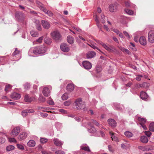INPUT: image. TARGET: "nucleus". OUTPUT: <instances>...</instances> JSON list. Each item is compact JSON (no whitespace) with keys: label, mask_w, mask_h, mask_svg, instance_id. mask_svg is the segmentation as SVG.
Instances as JSON below:
<instances>
[{"label":"nucleus","mask_w":154,"mask_h":154,"mask_svg":"<svg viewBox=\"0 0 154 154\" xmlns=\"http://www.w3.org/2000/svg\"><path fill=\"white\" fill-rule=\"evenodd\" d=\"M47 50V48L44 45H41L36 47H34L31 49L29 51L28 54L32 52L33 54L36 55H43L45 53Z\"/></svg>","instance_id":"1"},{"label":"nucleus","mask_w":154,"mask_h":154,"mask_svg":"<svg viewBox=\"0 0 154 154\" xmlns=\"http://www.w3.org/2000/svg\"><path fill=\"white\" fill-rule=\"evenodd\" d=\"M50 35L52 38L57 42L59 41L62 39L61 36L58 31H54L51 32Z\"/></svg>","instance_id":"2"},{"label":"nucleus","mask_w":154,"mask_h":154,"mask_svg":"<svg viewBox=\"0 0 154 154\" xmlns=\"http://www.w3.org/2000/svg\"><path fill=\"white\" fill-rule=\"evenodd\" d=\"M75 102L77 109H84L85 105L81 99L79 98L77 99Z\"/></svg>","instance_id":"3"},{"label":"nucleus","mask_w":154,"mask_h":154,"mask_svg":"<svg viewBox=\"0 0 154 154\" xmlns=\"http://www.w3.org/2000/svg\"><path fill=\"white\" fill-rule=\"evenodd\" d=\"M24 14L21 12H17L15 14V18L17 20L20 22L23 21L24 18Z\"/></svg>","instance_id":"4"},{"label":"nucleus","mask_w":154,"mask_h":154,"mask_svg":"<svg viewBox=\"0 0 154 154\" xmlns=\"http://www.w3.org/2000/svg\"><path fill=\"white\" fill-rule=\"evenodd\" d=\"M20 132V128L19 127H17L14 128L12 131L11 135L12 137L16 136Z\"/></svg>","instance_id":"5"},{"label":"nucleus","mask_w":154,"mask_h":154,"mask_svg":"<svg viewBox=\"0 0 154 154\" xmlns=\"http://www.w3.org/2000/svg\"><path fill=\"white\" fill-rule=\"evenodd\" d=\"M148 41L151 43H154V31H150L148 33Z\"/></svg>","instance_id":"6"},{"label":"nucleus","mask_w":154,"mask_h":154,"mask_svg":"<svg viewBox=\"0 0 154 154\" xmlns=\"http://www.w3.org/2000/svg\"><path fill=\"white\" fill-rule=\"evenodd\" d=\"M102 46L106 50L109 52H112L115 49L112 46L110 45H107L103 43L102 44Z\"/></svg>","instance_id":"7"},{"label":"nucleus","mask_w":154,"mask_h":154,"mask_svg":"<svg viewBox=\"0 0 154 154\" xmlns=\"http://www.w3.org/2000/svg\"><path fill=\"white\" fill-rule=\"evenodd\" d=\"M49 88L45 87H44L43 88L42 93L43 95L45 97H48L50 95L49 88H51V87L49 86Z\"/></svg>","instance_id":"8"},{"label":"nucleus","mask_w":154,"mask_h":154,"mask_svg":"<svg viewBox=\"0 0 154 154\" xmlns=\"http://www.w3.org/2000/svg\"><path fill=\"white\" fill-rule=\"evenodd\" d=\"M82 65L85 69H89L92 67L91 63L88 61H85L82 62Z\"/></svg>","instance_id":"9"},{"label":"nucleus","mask_w":154,"mask_h":154,"mask_svg":"<svg viewBox=\"0 0 154 154\" xmlns=\"http://www.w3.org/2000/svg\"><path fill=\"white\" fill-rule=\"evenodd\" d=\"M61 50L64 52H68L69 50V46L65 43L62 44L60 46Z\"/></svg>","instance_id":"10"},{"label":"nucleus","mask_w":154,"mask_h":154,"mask_svg":"<svg viewBox=\"0 0 154 154\" xmlns=\"http://www.w3.org/2000/svg\"><path fill=\"white\" fill-rule=\"evenodd\" d=\"M41 23L42 25L44 28L46 29H48L50 27V23L48 21L43 20H42Z\"/></svg>","instance_id":"11"},{"label":"nucleus","mask_w":154,"mask_h":154,"mask_svg":"<svg viewBox=\"0 0 154 154\" xmlns=\"http://www.w3.org/2000/svg\"><path fill=\"white\" fill-rule=\"evenodd\" d=\"M27 134L25 132H22L18 136V139L20 141L25 139L27 137Z\"/></svg>","instance_id":"12"},{"label":"nucleus","mask_w":154,"mask_h":154,"mask_svg":"<svg viewBox=\"0 0 154 154\" xmlns=\"http://www.w3.org/2000/svg\"><path fill=\"white\" fill-rule=\"evenodd\" d=\"M96 53L94 51H91L88 52L86 54V57L87 59L92 58L95 57Z\"/></svg>","instance_id":"13"},{"label":"nucleus","mask_w":154,"mask_h":154,"mask_svg":"<svg viewBox=\"0 0 154 154\" xmlns=\"http://www.w3.org/2000/svg\"><path fill=\"white\" fill-rule=\"evenodd\" d=\"M139 41L140 44L143 45H145L147 43L146 39L143 36H141L139 38Z\"/></svg>","instance_id":"14"},{"label":"nucleus","mask_w":154,"mask_h":154,"mask_svg":"<svg viewBox=\"0 0 154 154\" xmlns=\"http://www.w3.org/2000/svg\"><path fill=\"white\" fill-rule=\"evenodd\" d=\"M34 112V110L32 109H27L22 111L21 113L22 116L24 117L27 116L28 113H33Z\"/></svg>","instance_id":"15"},{"label":"nucleus","mask_w":154,"mask_h":154,"mask_svg":"<svg viewBox=\"0 0 154 154\" xmlns=\"http://www.w3.org/2000/svg\"><path fill=\"white\" fill-rule=\"evenodd\" d=\"M11 98L14 100H18L19 99L20 97V94L14 92L13 93L11 96Z\"/></svg>","instance_id":"16"},{"label":"nucleus","mask_w":154,"mask_h":154,"mask_svg":"<svg viewBox=\"0 0 154 154\" xmlns=\"http://www.w3.org/2000/svg\"><path fill=\"white\" fill-rule=\"evenodd\" d=\"M108 122L109 125L112 127H115L116 126V123L113 119H109L108 120Z\"/></svg>","instance_id":"17"},{"label":"nucleus","mask_w":154,"mask_h":154,"mask_svg":"<svg viewBox=\"0 0 154 154\" xmlns=\"http://www.w3.org/2000/svg\"><path fill=\"white\" fill-rule=\"evenodd\" d=\"M74 89V85L73 84L70 83L67 85L66 87V89L67 91L71 92Z\"/></svg>","instance_id":"18"},{"label":"nucleus","mask_w":154,"mask_h":154,"mask_svg":"<svg viewBox=\"0 0 154 154\" xmlns=\"http://www.w3.org/2000/svg\"><path fill=\"white\" fill-rule=\"evenodd\" d=\"M54 143L55 145L58 146H60L63 144V142L60 141L58 139L54 138L53 140Z\"/></svg>","instance_id":"19"},{"label":"nucleus","mask_w":154,"mask_h":154,"mask_svg":"<svg viewBox=\"0 0 154 154\" xmlns=\"http://www.w3.org/2000/svg\"><path fill=\"white\" fill-rule=\"evenodd\" d=\"M140 96L141 98L143 100H145L148 97V96L147 94L144 91L141 92Z\"/></svg>","instance_id":"20"},{"label":"nucleus","mask_w":154,"mask_h":154,"mask_svg":"<svg viewBox=\"0 0 154 154\" xmlns=\"http://www.w3.org/2000/svg\"><path fill=\"white\" fill-rule=\"evenodd\" d=\"M36 3L37 6L42 11H43L45 8L44 5L40 2L38 1H36Z\"/></svg>","instance_id":"21"},{"label":"nucleus","mask_w":154,"mask_h":154,"mask_svg":"<svg viewBox=\"0 0 154 154\" xmlns=\"http://www.w3.org/2000/svg\"><path fill=\"white\" fill-rule=\"evenodd\" d=\"M140 141L143 143H146L148 141V139L145 136H141L140 138Z\"/></svg>","instance_id":"22"},{"label":"nucleus","mask_w":154,"mask_h":154,"mask_svg":"<svg viewBox=\"0 0 154 154\" xmlns=\"http://www.w3.org/2000/svg\"><path fill=\"white\" fill-rule=\"evenodd\" d=\"M34 98L33 97H29L28 95H26L25 96V101L27 102H31L34 100Z\"/></svg>","instance_id":"23"},{"label":"nucleus","mask_w":154,"mask_h":154,"mask_svg":"<svg viewBox=\"0 0 154 154\" xmlns=\"http://www.w3.org/2000/svg\"><path fill=\"white\" fill-rule=\"evenodd\" d=\"M122 105H120L119 104L116 103L114 105V108L117 110L122 111Z\"/></svg>","instance_id":"24"},{"label":"nucleus","mask_w":154,"mask_h":154,"mask_svg":"<svg viewBox=\"0 0 154 154\" xmlns=\"http://www.w3.org/2000/svg\"><path fill=\"white\" fill-rule=\"evenodd\" d=\"M45 42L48 45H50L52 43L51 39L48 37H46L44 39Z\"/></svg>","instance_id":"25"},{"label":"nucleus","mask_w":154,"mask_h":154,"mask_svg":"<svg viewBox=\"0 0 154 154\" xmlns=\"http://www.w3.org/2000/svg\"><path fill=\"white\" fill-rule=\"evenodd\" d=\"M67 42L70 44H72L74 42V38L73 37L69 35L67 37Z\"/></svg>","instance_id":"26"},{"label":"nucleus","mask_w":154,"mask_h":154,"mask_svg":"<svg viewBox=\"0 0 154 154\" xmlns=\"http://www.w3.org/2000/svg\"><path fill=\"white\" fill-rule=\"evenodd\" d=\"M109 11L111 12H114L116 10V7L115 5L113 4L110 5L109 7Z\"/></svg>","instance_id":"27"},{"label":"nucleus","mask_w":154,"mask_h":154,"mask_svg":"<svg viewBox=\"0 0 154 154\" xmlns=\"http://www.w3.org/2000/svg\"><path fill=\"white\" fill-rule=\"evenodd\" d=\"M27 145L29 147H33L35 144V141L33 140H30L27 143Z\"/></svg>","instance_id":"28"},{"label":"nucleus","mask_w":154,"mask_h":154,"mask_svg":"<svg viewBox=\"0 0 154 154\" xmlns=\"http://www.w3.org/2000/svg\"><path fill=\"white\" fill-rule=\"evenodd\" d=\"M88 125L90 126L91 128L90 129H88V131L89 132L94 133L96 131V129L93 126L91 125V123H89L88 124Z\"/></svg>","instance_id":"29"},{"label":"nucleus","mask_w":154,"mask_h":154,"mask_svg":"<svg viewBox=\"0 0 154 154\" xmlns=\"http://www.w3.org/2000/svg\"><path fill=\"white\" fill-rule=\"evenodd\" d=\"M42 11L50 17H52L53 15V13L51 11L48 10L46 8H45Z\"/></svg>","instance_id":"30"},{"label":"nucleus","mask_w":154,"mask_h":154,"mask_svg":"<svg viewBox=\"0 0 154 154\" xmlns=\"http://www.w3.org/2000/svg\"><path fill=\"white\" fill-rule=\"evenodd\" d=\"M31 35L33 37H36L38 36V33L37 31H32L30 32Z\"/></svg>","instance_id":"31"},{"label":"nucleus","mask_w":154,"mask_h":154,"mask_svg":"<svg viewBox=\"0 0 154 154\" xmlns=\"http://www.w3.org/2000/svg\"><path fill=\"white\" fill-rule=\"evenodd\" d=\"M138 120L140 122V125L144 124L146 122V120L145 118L140 117L138 118Z\"/></svg>","instance_id":"32"},{"label":"nucleus","mask_w":154,"mask_h":154,"mask_svg":"<svg viewBox=\"0 0 154 154\" xmlns=\"http://www.w3.org/2000/svg\"><path fill=\"white\" fill-rule=\"evenodd\" d=\"M125 135L128 137H131L133 136V134L129 131H126L124 133Z\"/></svg>","instance_id":"33"},{"label":"nucleus","mask_w":154,"mask_h":154,"mask_svg":"<svg viewBox=\"0 0 154 154\" xmlns=\"http://www.w3.org/2000/svg\"><path fill=\"white\" fill-rule=\"evenodd\" d=\"M125 11L127 14L130 15H132L134 14V12L133 11L128 9H125Z\"/></svg>","instance_id":"34"},{"label":"nucleus","mask_w":154,"mask_h":154,"mask_svg":"<svg viewBox=\"0 0 154 154\" xmlns=\"http://www.w3.org/2000/svg\"><path fill=\"white\" fill-rule=\"evenodd\" d=\"M12 88V86L10 85H8L5 86V90L6 92L10 90Z\"/></svg>","instance_id":"35"},{"label":"nucleus","mask_w":154,"mask_h":154,"mask_svg":"<svg viewBox=\"0 0 154 154\" xmlns=\"http://www.w3.org/2000/svg\"><path fill=\"white\" fill-rule=\"evenodd\" d=\"M109 134L111 136V138L112 140L115 141H117L118 138L114 135L113 133H112L111 132H110Z\"/></svg>","instance_id":"36"},{"label":"nucleus","mask_w":154,"mask_h":154,"mask_svg":"<svg viewBox=\"0 0 154 154\" xmlns=\"http://www.w3.org/2000/svg\"><path fill=\"white\" fill-rule=\"evenodd\" d=\"M149 128L150 131H154V122L150 123Z\"/></svg>","instance_id":"37"},{"label":"nucleus","mask_w":154,"mask_h":154,"mask_svg":"<svg viewBox=\"0 0 154 154\" xmlns=\"http://www.w3.org/2000/svg\"><path fill=\"white\" fill-rule=\"evenodd\" d=\"M88 45L93 49H97L100 52H102L101 51L100 49H99L94 44L92 43H91L90 45H89V44H88Z\"/></svg>","instance_id":"38"},{"label":"nucleus","mask_w":154,"mask_h":154,"mask_svg":"<svg viewBox=\"0 0 154 154\" xmlns=\"http://www.w3.org/2000/svg\"><path fill=\"white\" fill-rule=\"evenodd\" d=\"M14 146L12 145H9L7 146L6 147V150L7 151H10L14 149Z\"/></svg>","instance_id":"39"},{"label":"nucleus","mask_w":154,"mask_h":154,"mask_svg":"<svg viewBox=\"0 0 154 154\" xmlns=\"http://www.w3.org/2000/svg\"><path fill=\"white\" fill-rule=\"evenodd\" d=\"M138 148L143 151H146L149 150V149H148L146 147L142 146H139L138 147Z\"/></svg>","instance_id":"40"},{"label":"nucleus","mask_w":154,"mask_h":154,"mask_svg":"<svg viewBox=\"0 0 154 154\" xmlns=\"http://www.w3.org/2000/svg\"><path fill=\"white\" fill-rule=\"evenodd\" d=\"M55 126L57 129H60L62 127V124L59 122L56 123Z\"/></svg>","instance_id":"41"},{"label":"nucleus","mask_w":154,"mask_h":154,"mask_svg":"<svg viewBox=\"0 0 154 154\" xmlns=\"http://www.w3.org/2000/svg\"><path fill=\"white\" fill-rule=\"evenodd\" d=\"M8 141L10 142H14L15 143L17 142L16 140L14 137H8Z\"/></svg>","instance_id":"42"},{"label":"nucleus","mask_w":154,"mask_h":154,"mask_svg":"<svg viewBox=\"0 0 154 154\" xmlns=\"http://www.w3.org/2000/svg\"><path fill=\"white\" fill-rule=\"evenodd\" d=\"M81 149H82L84 150L85 151H87L88 152H90V150L89 149V147L88 146H81Z\"/></svg>","instance_id":"43"},{"label":"nucleus","mask_w":154,"mask_h":154,"mask_svg":"<svg viewBox=\"0 0 154 154\" xmlns=\"http://www.w3.org/2000/svg\"><path fill=\"white\" fill-rule=\"evenodd\" d=\"M68 98V94L67 93H65L62 96V99L63 100H65L67 99Z\"/></svg>","instance_id":"44"},{"label":"nucleus","mask_w":154,"mask_h":154,"mask_svg":"<svg viewBox=\"0 0 154 154\" xmlns=\"http://www.w3.org/2000/svg\"><path fill=\"white\" fill-rule=\"evenodd\" d=\"M48 141V139L45 138H41L40 140V142L42 143H44Z\"/></svg>","instance_id":"45"},{"label":"nucleus","mask_w":154,"mask_h":154,"mask_svg":"<svg viewBox=\"0 0 154 154\" xmlns=\"http://www.w3.org/2000/svg\"><path fill=\"white\" fill-rule=\"evenodd\" d=\"M101 18L100 19V21L101 22L103 23H105V16L103 14H101Z\"/></svg>","instance_id":"46"},{"label":"nucleus","mask_w":154,"mask_h":154,"mask_svg":"<svg viewBox=\"0 0 154 154\" xmlns=\"http://www.w3.org/2000/svg\"><path fill=\"white\" fill-rule=\"evenodd\" d=\"M123 33L128 39H130L131 38V36L128 32L126 31H124Z\"/></svg>","instance_id":"47"},{"label":"nucleus","mask_w":154,"mask_h":154,"mask_svg":"<svg viewBox=\"0 0 154 154\" xmlns=\"http://www.w3.org/2000/svg\"><path fill=\"white\" fill-rule=\"evenodd\" d=\"M20 51L17 50V48H15L14 52L12 54L13 56H15L19 53Z\"/></svg>","instance_id":"48"},{"label":"nucleus","mask_w":154,"mask_h":154,"mask_svg":"<svg viewBox=\"0 0 154 154\" xmlns=\"http://www.w3.org/2000/svg\"><path fill=\"white\" fill-rule=\"evenodd\" d=\"M144 133L145 135L148 137H150L151 135V133L149 131H145Z\"/></svg>","instance_id":"49"},{"label":"nucleus","mask_w":154,"mask_h":154,"mask_svg":"<svg viewBox=\"0 0 154 154\" xmlns=\"http://www.w3.org/2000/svg\"><path fill=\"white\" fill-rule=\"evenodd\" d=\"M24 87L25 89H28L30 87V85L28 83H26L24 85Z\"/></svg>","instance_id":"50"},{"label":"nucleus","mask_w":154,"mask_h":154,"mask_svg":"<svg viewBox=\"0 0 154 154\" xmlns=\"http://www.w3.org/2000/svg\"><path fill=\"white\" fill-rule=\"evenodd\" d=\"M17 146L19 149L23 150L24 149V147L21 144H18L17 145Z\"/></svg>","instance_id":"51"},{"label":"nucleus","mask_w":154,"mask_h":154,"mask_svg":"<svg viewBox=\"0 0 154 154\" xmlns=\"http://www.w3.org/2000/svg\"><path fill=\"white\" fill-rule=\"evenodd\" d=\"M55 154H65V152L61 150H57L55 152Z\"/></svg>","instance_id":"52"},{"label":"nucleus","mask_w":154,"mask_h":154,"mask_svg":"<svg viewBox=\"0 0 154 154\" xmlns=\"http://www.w3.org/2000/svg\"><path fill=\"white\" fill-rule=\"evenodd\" d=\"M91 122L93 123L95 125L97 126H98L99 125V124L95 120L92 119L91 120Z\"/></svg>","instance_id":"53"},{"label":"nucleus","mask_w":154,"mask_h":154,"mask_svg":"<svg viewBox=\"0 0 154 154\" xmlns=\"http://www.w3.org/2000/svg\"><path fill=\"white\" fill-rule=\"evenodd\" d=\"M43 39V36H42L39 37L38 39L36 40V42L38 43H41L42 42V40Z\"/></svg>","instance_id":"54"},{"label":"nucleus","mask_w":154,"mask_h":154,"mask_svg":"<svg viewBox=\"0 0 154 154\" xmlns=\"http://www.w3.org/2000/svg\"><path fill=\"white\" fill-rule=\"evenodd\" d=\"M143 77V76L142 75H137L136 78V79L138 81H140L141 80V78Z\"/></svg>","instance_id":"55"},{"label":"nucleus","mask_w":154,"mask_h":154,"mask_svg":"<svg viewBox=\"0 0 154 154\" xmlns=\"http://www.w3.org/2000/svg\"><path fill=\"white\" fill-rule=\"evenodd\" d=\"M71 104V102L69 100H68L65 102L64 104L66 106H69Z\"/></svg>","instance_id":"56"},{"label":"nucleus","mask_w":154,"mask_h":154,"mask_svg":"<svg viewBox=\"0 0 154 154\" xmlns=\"http://www.w3.org/2000/svg\"><path fill=\"white\" fill-rule=\"evenodd\" d=\"M39 100L41 101L42 102H44L45 100V98L42 96H40L39 97Z\"/></svg>","instance_id":"57"},{"label":"nucleus","mask_w":154,"mask_h":154,"mask_svg":"<svg viewBox=\"0 0 154 154\" xmlns=\"http://www.w3.org/2000/svg\"><path fill=\"white\" fill-rule=\"evenodd\" d=\"M75 119L78 122H81L82 121V118H80L79 117H76L75 118Z\"/></svg>","instance_id":"58"},{"label":"nucleus","mask_w":154,"mask_h":154,"mask_svg":"<svg viewBox=\"0 0 154 154\" xmlns=\"http://www.w3.org/2000/svg\"><path fill=\"white\" fill-rule=\"evenodd\" d=\"M141 88H145L147 85V84L146 82H143L142 84H140Z\"/></svg>","instance_id":"59"},{"label":"nucleus","mask_w":154,"mask_h":154,"mask_svg":"<svg viewBox=\"0 0 154 154\" xmlns=\"http://www.w3.org/2000/svg\"><path fill=\"white\" fill-rule=\"evenodd\" d=\"M41 116L44 118L48 116V114L45 113H41Z\"/></svg>","instance_id":"60"},{"label":"nucleus","mask_w":154,"mask_h":154,"mask_svg":"<svg viewBox=\"0 0 154 154\" xmlns=\"http://www.w3.org/2000/svg\"><path fill=\"white\" fill-rule=\"evenodd\" d=\"M125 6L127 7H128L131 6L130 3L128 2H125Z\"/></svg>","instance_id":"61"},{"label":"nucleus","mask_w":154,"mask_h":154,"mask_svg":"<svg viewBox=\"0 0 154 154\" xmlns=\"http://www.w3.org/2000/svg\"><path fill=\"white\" fill-rule=\"evenodd\" d=\"M36 26L37 29L38 30H41L42 29V27L40 24L38 25H36Z\"/></svg>","instance_id":"62"},{"label":"nucleus","mask_w":154,"mask_h":154,"mask_svg":"<svg viewBox=\"0 0 154 154\" xmlns=\"http://www.w3.org/2000/svg\"><path fill=\"white\" fill-rule=\"evenodd\" d=\"M29 12L30 14L33 15H36L37 14V13L36 12L32 10H30Z\"/></svg>","instance_id":"63"},{"label":"nucleus","mask_w":154,"mask_h":154,"mask_svg":"<svg viewBox=\"0 0 154 154\" xmlns=\"http://www.w3.org/2000/svg\"><path fill=\"white\" fill-rule=\"evenodd\" d=\"M42 154H51V152H48L46 151H42Z\"/></svg>","instance_id":"64"}]
</instances>
